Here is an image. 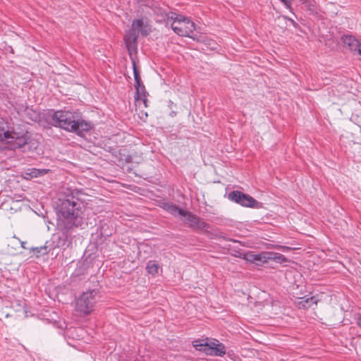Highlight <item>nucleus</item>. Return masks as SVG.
Instances as JSON below:
<instances>
[{
    "label": "nucleus",
    "instance_id": "obj_29",
    "mask_svg": "<svg viewBox=\"0 0 361 361\" xmlns=\"http://www.w3.org/2000/svg\"><path fill=\"white\" fill-rule=\"evenodd\" d=\"M126 161H127L128 162H130V158H127V159H126Z\"/></svg>",
    "mask_w": 361,
    "mask_h": 361
},
{
    "label": "nucleus",
    "instance_id": "obj_12",
    "mask_svg": "<svg viewBox=\"0 0 361 361\" xmlns=\"http://www.w3.org/2000/svg\"><path fill=\"white\" fill-rule=\"evenodd\" d=\"M300 301L298 302V306L300 308L307 309L311 307L313 305H317V300L314 296H312L310 298H301Z\"/></svg>",
    "mask_w": 361,
    "mask_h": 361
},
{
    "label": "nucleus",
    "instance_id": "obj_22",
    "mask_svg": "<svg viewBox=\"0 0 361 361\" xmlns=\"http://www.w3.org/2000/svg\"><path fill=\"white\" fill-rule=\"evenodd\" d=\"M27 116L33 121H37L39 120V115L32 109H26Z\"/></svg>",
    "mask_w": 361,
    "mask_h": 361
},
{
    "label": "nucleus",
    "instance_id": "obj_11",
    "mask_svg": "<svg viewBox=\"0 0 361 361\" xmlns=\"http://www.w3.org/2000/svg\"><path fill=\"white\" fill-rule=\"evenodd\" d=\"M267 257L268 252H262L257 255L250 254L247 257V259L250 262H255L257 264H259V263L267 262L268 260H269V258H268Z\"/></svg>",
    "mask_w": 361,
    "mask_h": 361
},
{
    "label": "nucleus",
    "instance_id": "obj_16",
    "mask_svg": "<svg viewBox=\"0 0 361 361\" xmlns=\"http://www.w3.org/2000/svg\"><path fill=\"white\" fill-rule=\"evenodd\" d=\"M159 265L155 260H149L146 266L147 272L152 275H156L158 274Z\"/></svg>",
    "mask_w": 361,
    "mask_h": 361
},
{
    "label": "nucleus",
    "instance_id": "obj_14",
    "mask_svg": "<svg viewBox=\"0 0 361 361\" xmlns=\"http://www.w3.org/2000/svg\"><path fill=\"white\" fill-rule=\"evenodd\" d=\"M165 209L169 213H171V214L175 215V216L176 215V214H178L180 216H182V215H183L184 212L185 211L173 203L166 204Z\"/></svg>",
    "mask_w": 361,
    "mask_h": 361
},
{
    "label": "nucleus",
    "instance_id": "obj_30",
    "mask_svg": "<svg viewBox=\"0 0 361 361\" xmlns=\"http://www.w3.org/2000/svg\"><path fill=\"white\" fill-rule=\"evenodd\" d=\"M25 242H23V243H22V247H24V248H25V247H24V244H25Z\"/></svg>",
    "mask_w": 361,
    "mask_h": 361
},
{
    "label": "nucleus",
    "instance_id": "obj_18",
    "mask_svg": "<svg viewBox=\"0 0 361 361\" xmlns=\"http://www.w3.org/2000/svg\"><path fill=\"white\" fill-rule=\"evenodd\" d=\"M268 258L278 263H283L288 262L287 258L281 253L268 252Z\"/></svg>",
    "mask_w": 361,
    "mask_h": 361
},
{
    "label": "nucleus",
    "instance_id": "obj_10",
    "mask_svg": "<svg viewBox=\"0 0 361 361\" xmlns=\"http://www.w3.org/2000/svg\"><path fill=\"white\" fill-rule=\"evenodd\" d=\"M137 37L138 35L134 30H130L124 37L126 46L130 54H131L132 51H136L137 50Z\"/></svg>",
    "mask_w": 361,
    "mask_h": 361
},
{
    "label": "nucleus",
    "instance_id": "obj_13",
    "mask_svg": "<svg viewBox=\"0 0 361 361\" xmlns=\"http://www.w3.org/2000/svg\"><path fill=\"white\" fill-rule=\"evenodd\" d=\"M12 135H15V131L13 130H5L4 127L0 128V142H5L6 144L10 145L11 140L12 137Z\"/></svg>",
    "mask_w": 361,
    "mask_h": 361
},
{
    "label": "nucleus",
    "instance_id": "obj_17",
    "mask_svg": "<svg viewBox=\"0 0 361 361\" xmlns=\"http://www.w3.org/2000/svg\"><path fill=\"white\" fill-rule=\"evenodd\" d=\"M48 241L45 243L43 246L32 247L31 250L36 255L37 257H39L40 255H44L49 252L50 248L47 245Z\"/></svg>",
    "mask_w": 361,
    "mask_h": 361
},
{
    "label": "nucleus",
    "instance_id": "obj_21",
    "mask_svg": "<svg viewBox=\"0 0 361 361\" xmlns=\"http://www.w3.org/2000/svg\"><path fill=\"white\" fill-rule=\"evenodd\" d=\"M146 90H145V85H142V87H140V91L139 92H135V99L136 100H138L140 99H143L144 102L145 103L146 102Z\"/></svg>",
    "mask_w": 361,
    "mask_h": 361
},
{
    "label": "nucleus",
    "instance_id": "obj_25",
    "mask_svg": "<svg viewBox=\"0 0 361 361\" xmlns=\"http://www.w3.org/2000/svg\"><path fill=\"white\" fill-rule=\"evenodd\" d=\"M224 239H225L226 240H228V241H232V242H234V243H240V241L234 240V239H232V238H228L224 237Z\"/></svg>",
    "mask_w": 361,
    "mask_h": 361
},
{
    "label": "nucleus",
    "instance_id": "obj_4",
    "mask_svg": "<svg viewBox=\"0 0 361 361\" xmlns=\"http://www.w3.org/2000/svg\"><path fill=\"white\" fill-rule=\"evenodd\" d=\"M101 298L98 288L88 289L83 292L76 301V310L83 314H89L92 310L97 299Z\"/></svg>",
    "mask_w": 361,
    "mask_h": 361
},
{
    "label": "nucleus",
    "instance_id": "obj_8",
    "mask_svg": "<svg viewBox=\"0 0 361 361\" xmlns=\"http://www.w3.org/2000/svg\"><path fill=\"white\" fill-rule=\"evenodd\" d=\"M182 216L185 218V221L188 223V226L193 230H204L209 227L208 224L201 221L198 216L189 211H185Z\"/></svg>",
    "mask_w": 361,
    "mask_h": 361
},
{
    "label": "nucleus",
    "instance_id": "obj_27",
    "mask_svg": "<svg viewBox=\"0 0 361 361\" xmlns=\"http://www.w3.org/2000/svg\"><path fill=\"white\" fill-rule=\"evenodd\" d=\"M291 22H292V24L294 25L295 26L297 25V23L295 22H294L293 20H291Z\"/></svg>",
    "mask_w": 361,
    "mask_h": 361
},
{
    "label": "nucleus",
    "instance_id": "obj_28",
    "mask_svg": "<svg viewBox=\"0 0 361 361\" xmlns=\"http://www.w3.org/2000/svg\"><path fill=\"white\" fill-rule=\"evenodd\" d=\"M301 2H302L303 4L306 3L307 1V0H300Z\"/></svg>",
    "mask_w": 361,
    "mask_h": 361
},
{
    "label": "nucleus",
    "instance_id": "obj_6",
    "mask_svg": "<svg viewBox=\"0 0 361 361\" xmlns=\"http://www.w3.org/2000/svg\"><path fill=\"white\" fill-rule=\"evenodd\" d=\"M228 198L243 207H250L254 209H261L263 204L258 202L252 196L245 194L239 190H233L228 194Z\"/></svg>",
    "mask_w": 361,
    "mask_h": 361
},
{
    "label": "nucleus",
    "instance_id": "obj_1",
    "mask_svg": "<svg viewBox=\"0 0 361 361\" xmlns=\"http://www.w3.org/2000/svg\"><path fill=\"white\" fill-rule=\"evenodd\" d=\"M81 194L78 190L66 188L56 202V209L59 215L64 219L66 231L86 224L84 219L85 204L79 197Z\"/></svg>",
    "mask_w": 361,
    "mask_h": 361
},
{
    "label": "nucleus",
    "instance_id": "obj_23",
    "mask_svg": "<svg viewBox=\"0 0 361 361\" xmlns=\"http://www.w3.org/2000/svg\"><path fill=\"white\" fill-rule=\"evenodd\" d=\"M168 20H172L173 21L180 20V18H183V16L178 15L176 13L171 12L168 13L167 15Z\"/></svg>",
    "mask_w": 361,
    "mask_h": 361
},
{
    "label": "nucleus",
    "instance_id": "obj_20",
    "mask_svg": "<svg viewBox=\"0 0 361 361\" xmlns=\"http://www.w3.org/2000/svg\"><path fill=\"white\" fill-rule=\"evenodd\" d=\"M143 24L144 23H143L142 19H136V20H133V22L132 23V26L133 27V30L134 29H140V32H141L142 35H147L148 34L147 31L142 29Z\"/></svg>",
    "mask_w": 361,
    "mask_h": 361
},
{
    "label": "nucleus",
    "instance_id": "obj_19",
    "mask_svg": "<svg viewBox=\"0 0 361 361\" xmlns=\"http://www.w3.org/2000/svg\"><path fill=\"white\" fill-rule=\"evenodd\" d=\"M29 172L27 173V175L31 176L32 178H37L39 176H44L47 174L49 171L48 169H28Z\"/></svg>",
    "mask_w": 361,
    "mask_h": 361
},
{
    "label": "nucleus",
    "instance_id": "obj_15",
    "mask_svg": "<svg viewBox=\"0 0 361 361\" xmlns=\"http://www.w3.org/2000/svg\"><path fill=\"white\" fill-rule=\"evenodd\" d=\"M133 74H134V78H135V90H137V92H139V91H140V87H142V85H144L142 82L141 78L140 75V72H139L137 68L136 67L135 61H133Z\"/></svg>",
    "mask_w": 361,
    "mask_h": 361
},
{
    "label": "nucleus",
    "instance_id": "obj_5",
    "mask_svg": "<svg viewBox=\"0 0 361 361\" xmlns=\"http://www.w3.org/2000/svg\"><path fill=\"white\" fill-rule=\"evenodd\" d=\"M180 20L172 21L171 27L172 30L178 35L188 37L194 40L200 41L198 35L193 34L195 30V24L189 18L183 16Z\"/></svg>",
    "mask_w": 361,
    "mask_h": 361
},
{
    "label": "nucleus",
    "instance_id": "obj_24",
    "mask_svg": "<svg viewBox=\"0 0 361 361\" xmlns=\"http://www.w3.org/2000/svg\"><path fill=\"white\" fill-rule=\"evenodd\" d=\"M16 306L18 307L16 310H19L20 308H23L24 307V305L22 303V301L20 300H17L16 302Z\"/></svg>",
    "mask_w": 361,
    "mask_h": 361
},
{
    "label": "nucleus",
    "instance_id": "obj_26",
    "mask_svg": "<svg viewBox=\"0 0 361 361\" xmlns=\"http://www.w3.org/2000/svg\"><path fill=\"white\" fill-rule=\"evenodd\" d=\"M357 323V325L361 328V315L359 317Z\"/></svg>",
    "mask_w": 361,
    "mask_h": 361
},
{
    "label": "nucleus",
    "instance_id": "obj_7",
    "mask_svg": "<svg viewBox=\"0 0 361 361\" xmlns=\"http://www.w3.org/2000/svg\"><path fill=\"white\" fill-rule=\"evenodd\" d=\"M12 137L8 147L10 149L15 150L27 147L28 150H31L37 149L38 146L37 142L31 139L27 132L20 134L15 131V135H12Z\"/></svg>",
    "mask_w": 361,
    "mask_h": 361
},
{
    "label": "nucleus",
    "instance_id": "obj_2",
    "mask_svg": "<svg viewBox=\"0 0 361 361\" xmlns=\"http://www.w3.org/2000/svg\"><path fill=\"white\" fill-rule=\"evenodd\" d=\"M47 121L54 127L78 135H82L94 128V124L83 119L82 113L78 111L51 109L47 114Z\"/></svg>",
    "mask_w": 361,
    "mask_h": 361
},
{
    "label": "nucleus",
    "instance_id": "obj_9",
    "mask_svg": "<svg viewBox=\"0 0 361 361\" xmlns=\"http://www.w3.org/2000/svg\"><path fill=\"white\" fill-rule=\"evenodd\" d=\"M342 42L347 45L351 51L361 55V42L351 35H344L341 37Z\"/></svg>",
    "mask_w": 361,
    "mask_h": 361
},
{
    "label": "nucleus",
    "instance_id": "obj_3",
    "mask_svg": "<svg viewBox=\"0 0 361 361\" xmlns=\"http://www.w3.org/2000/svg\"><path fill=\"white\" fill-rule=\"evenodd\" d=\"M192 346L206 355L224 357L226 353L224 344L215 338L207 337L195 340L192 341Z\"/></svg>",
    "mask_w": 361,
    "mask_h": 361
}]
</instances>
